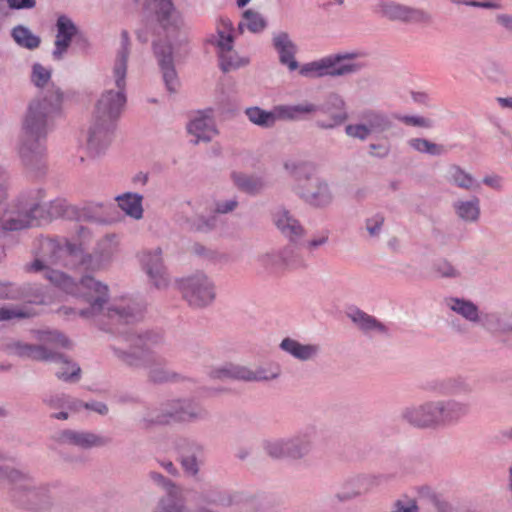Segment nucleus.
<instances>
[{
	"instance_id": "obj_1",
	"label": "nucleus",
	"mask_w": 512,
	"mask_h": 512,
	"mask_svg": "<svg viewBox=\"0 0 512 512\" xmlns=\"http://www.w3.org/2000/svg\"><path fill=\"white\" fill-rule=\"evenodd\" d=\"M41 252L42 259L34 260L29 269L34 272H43L47 280L67 294L83 298L90 305V309L89 311L79 310L81 316L100 313L108 297V287L106 285L90 276H84L81 278L80 283H75L66 274L52 270L47 266V264L58 263L68 266L80 261V266L85 269L95 268L92 265V256H83L82 249L76 245L49 238L42 240Z\"/></svg>"
},
{
	"instance_id": "obj_2",
	"label": "nucleus",
	"mask_w": 512,
	"mask_h": 512,
	"mask_svg": "<svg viewBox=\"0 0 512 512\" xmlns=\"http://www.w3.org/2000/svg\"><path fill=\"white\" fill-rule=\"evenodd\" d=\"M128 54V33L123 31L122 49L113 67V81L116 90L108 88L97 101L94 124L88 138V145L91 149H97L101 144L106 145L110 142L112 124L119 117L126 103L124 91Z\"/></svg>"
},
{
	"instance_id": "obj_3",
	"label": "nucleus",
	"mask_w": 512,
	"mask_h": 512,
	"mask_svg": "<svg viewBox=\"0 0 512 512\" xmlns=\"http://www.w3.org/2000/svg\"><path fill=\"white\" fill-rule=\"evenodd\" d=\"M284 169L291 177L292 191L314 208H326L334 201L329 182L318 175L316 165L302 160H287Z\"/></svg>"
},
{
	"instance_id": "obj_4",
	"label": "nucleus",
	"mask_w": 512,
	"mask_h": 512,
	"mask_svg": "<svg viewBox=\"0 0 512 512\" xmlns=\"http://www.w3.org/2000/svg\"><path fill=\"white\" fill-rule=\"evenodd\" d=\"M39 340H41L45 346L41 345H30L19 341L9 344L8 349L11 354L19 357L31 358L34 360H53L60 367L56 372L59 379L64 381L77 380L80 374V368L75 364L68 361L62 355L48 351L46 346L50 348L56 347H69V340L58 332H40Z\"/></svg>"
},
{
	"instance_id": "obj_5",
	"label": "nucleus",
	"mask_w": 512,
	"mask_h": 512,
	"mask_svg": "<svg viewBox=\"0 0 512 512\" xmlns=\"http://www.w3.org/2000/svg\"><path fill=\"white\" fill-rule=\"evenodd\" d=\"M61 99V94L55 92L49 99L44 97L30 103L22 127L23 145L20 148L22 157L40 148V141L47 133L48 118L58 109Z\"/></svg>"
},
{
	"instance_id": "obj_6",
	"label": "nucleus",
	"mask_w": 512,
	"mask_h": 512,
	"mask_svg": "<svg viewBox=\"0 0 512 512\" xmlns=\"http://www.w3.org/2000/svg\"><path fill=\"white\" fill-rule=\"evenodd\" d=\"M359 58L358 52H338L299 64L297 70L300 76L309 79L344 77L357 74L366 68L367 63Z\"/></svg>"
},
{
	"instance_id": "obj_7",
	"label": "nucleus",
	"mask_w": 512,
	"mask_h": 512,
	"mask_svg": "<svg viewBox=\"0 0 512 512\" xmlns=\"http://www.w3.org/2000/svg\"><path fill=\"white\" fill-rule=\"evenodd\" d=\"M260 262L270 273L294 271L307 267V262L297 243L291 242L279 250L265 254L261 257Z\"/></svg>"
},
{
	"instance_id": "obj_8",
	"label": "nucleus",
	"mask_w": 512,
	"mask_h": 512,
	"mask_svg": "<svg viewBox=\"0 0 512 512\" xmlns=\"http://www.w3.org/2000/svg\"><path fill=\"white\" fill-rule=\"evenodd\" d=\"M373 12L390 21L423 24L431 21V15L423 9L407 6L392 0H378Z\"/></svg>"
},
{
	"instance_id": "obj_9",
	"label": "nucleus",
	"mask_w": 512,
	"mask_h": 512,
	"mask_svg": "<svg viewBox=\"0 0 512 512\" xmlns=\"http://www.w3.org/2000/svg\"><path fill=\"white\" fill-rule=\"evenodd\" d=\"M123 360L131 366L144 365L149 368V377L153 382L168 381L172 377L162 369V362L152 355L147 342L141 337L136 339L132 352L123 354Z\"/></svg>"
},
{
	"instance_id": "obj_10",
	"label": "nucleus",
	"mask_w": 512,
	"mask_h": 512,
	"mask_svg": "<svg viewBox=\"0 0 512 512\" xmlns=\"http://www.w3.org/2000/svg\"><path fill=\"white\" fill-rule=\"evenodd\" d=\"M179 289L184 299L193 307H203L210 304L214 297V285L204 274H196L182 279Z\"/></svg>"
},
{
	"instance_id": "obj_11",
	"label": "nucleus",
	"mask_w": 512,
	"mask_h": 512,
	"mask_svg": "<svg viewBox=\"0 0 512 512\" xmlns=\"http://www.w3.org/2000/svg\"><path fill=\"white\" fill-rule=\"evenodd\" d=\"M149 8L155 10L163 34L168 40H176L183 26L180 13L174 8L172 0H145Z\"/></svg>"
},
{
	"instance_id": "obj_12",
	"label": "nucleus",
	"mask_w": 512,
	"mask_h": 512,
	"mask_svg": "<svg viewBox=\"0 0 512 512\" xmlns=\"http://www.w3.org/2000/svg\"><path fill=\"white\" fill-rule=\"evenodd\" d=\"M43 208L34 205L28 211L25 207L11 206L0 216V229L4 231H16L27 227L40 225Z\"/></svg>"
},
{
	"instance_id": "obj_13",
	"label": "nucleus",
	"mask_w": 512,
	"mask_h": 512,
	"mask_svg": "<svg viewBox=\"0 0 512 512\" xmlns=\"http://www.w3.org/2000/svg\"><path fill=\"white\" fill-rule=\"evenodd\" d=\"M218 39L216 41L219 48L220 67L224 72L231 71L247 64L245 58H240L232 49V24L229 20H221L217 28Z\"/></svg>"
},
{
	"instance_id": "obj_14",
	"label": "nucleus",
	"mask_w": 512,
	"mask_h": 512,
	"mask_svg": "<svg viewBox=\"0 0 512 512\" xmlns=\"http://www.w3.org/2000/svg\"><path fill=\"white\" fill-rule=\"evenodd\" d=\"M318 429L315 424H308L295 434L285 437L289 460H301L307 457L314 449Z\"/></svg>"
},
{
	"instance_id": "obj_15",
	"label": "nucleus",
	"mask_w": 512,
	"mask_h": 512,
	"mask_svg": "<svg viewBox=\"0 0 512 512\" xmlns=\"http://www.w3.org/2000/svg\"><path fill=\"white\" fill-rule=\"evenodd\" d=\"M271 46L278 56L279 63L285 66L289 72H294L299 68V62L296 59L298 46L287 31H273Z\"/></svg>"
},
{
	"instance_id": "obj_16",
	"label": "nucleus",
	"mask_w": 512,
	"mask_h": 512,
	"mask_svg": "<svg viewBox=\"0 0 512 512\" xmlns=\"http://www.w3.org/2000/svg\"><path fill=\"white\" fill-rule=\"evenodd\" d=\"M401 418L417 428H432L439 426L436 400L404 408Z\"/></svg>"
},
{
	"instance_id": "obj_17",
	"label": "nucleus",
	"mask_w": 512,
	"mask_h": 512,
	"mask_svg": "<svg viewBox=\"0 0 512 512\" xmlns=\"http://www.w3.org/2000/svg\"><path fill=\"white\" fill-rule=\"evenodd\" d=\"M318 112L329 115L327 121H317V126L322 129H333L340 126L348 119L346 102L344 98L336 93L330 92L326 95L324 102L318 105Z\"/></svg>"
},
{
	"instance_id": "obj_18",
	"label": "nucleus",
	"mask_w": 512,
	"mask_h": 512,
	"mask_svg": "<svg viewBox=\"0 0 512 512\" xmlns=\"http://www.w3.org/2000/svg\"><path fill=\"white\" fill-rule=\"evenodd\" d=\"M439 426L458 424L468 416L470 404L454 398L436 400Z\"/></svg>"
},
{
	"instance_id": "obj_19",
	"label": "nucleus",
	"mask_w": 512,
	"mask_h": 512,
	"mask_svg": "<svg viewBox=\"0 0 512 512\" xmlns=\"http://www.w3.org/2000/svg\"><path fill=\"white\" fill-rule=\"evenodd\" d=\"M273 221L281 234L291 243H298L306 234V229L301 222L284 208L275 210Z\"/></svg>"
},
{
	"instance_id": "obj_20",
	"label": "nucleus",
	"mask_w": 512,
	"mask_h": 512,
	"mask_svg": "<svg viewBox=\"0 0 512 512\" xmlns=\"http://www.w3.org/2000/svg\"><path fill=\"white\" fill-rule=\"evenodd\" d=\"M279 349L300 362L315 361L322 351L320 344L302 343L292 337L283 338Z\"/></svg>"
},
{
	"instance_id": "obj_21",
	"label": "nucleus",
	"mask_w": 512,
	"mask_h": 512,
	"mask_svg": "<svg viewBox=\"0 0 512 512\" xmlns=\"http://www.w3.org/2000/svg\"><path fill=\"white\" fill-rule=\"evenodd\" d=\"M347 317L366 335L390 336L387 325L359 308H350Z\"/></svg>"
},
{
	"instance_id": "obj_22",
	"label": "nucleus",
	"mask_w": 512,
	"mask_h": 512,
	"mask_svg": "<svg viewBox=\"0 0 512 512\" xmlns=\"http://www.w3.org/2000/svg\"><path fill=\"white\" fill-rule=\"evenodd\" d=\"M140 262L150 280L157 288L167 285L166 269L163 265L161 250L159 248L154 252H144L140 256Z\"/></svg>"
},
{
	"instance_id": "obj_23",
	"label": "nucleus",
	"mask_w": 512,
	"mask_h": 512,
	"mask_svg": "<svg viewBox=\"0 0 512 512\" xmlns=\"http://www.w3.org/2000/svg\"><path fill=\"white\" fill-rule=\"evenodd\" d=\"M154 51L158 58L161 70L163 72V79L167 89L170 92H175L178 86V79L175 69L173 67L171 45H161L160 42H155Z\"/></svg>"
},
{
	"instance_id": "obj_24",
	"label": "nucleus",
	"mask_w": 512,
	"mask_h": 512,
	"mask_svg": "<svg viewBox=\"0 0 512 512\" xmlns=\"http://www.w3.org/2000/svg\"><path fill=\"white\" fill-rule=\"evenodd\" d=\"M211 110L198 112L188 125V132L196 137L195 143L209 141L216 134L214 121L211 117Z\"/></svg>"
},
{
	"instance_id": "obj_25",
	"label": "nucleus",
	"mask_w": 512,
	"mask_h": 512,
	"mask_svg": "<svg viewBox=\"0 0 512 512\" xmlns=\"http://www.w3.org/2000/svg\"><path fill=\"white\" fill-rule=\"evenodd\" d=\"M454 214L466 223H475L480 219V198L471 195L468 198H459L452 202Z\"/></svg>"
},
{
	"instance_id": "obj_26",
	"label": "nucleus",
	"mask_w": 512,
	"mask_h": 512,
	"mask_svg": "<svg viewBox=\"0 0 512 512\" xmlns=\"http://www.w3.org/2000/svg\"><path fill=\"white\" fill-rule=\"evenodd\" d=\"M445 306L455 314L461 316L471 323L481 324L482 315L478 306L471 300L459 297H447L444 299Z\"/></svg>"
},
{
	"instance_id": "obj_27",
	"label": "nucleus",
	"mask_w": 512,
	"mask_h": 512,
	"mask_svg": "<svg viewBox=\"0 0 512 512\" xmlns=\"http://www.w3.org/2000/svg\"><path fill=\"white\" fill-rule=\"evenodd\" d=\"M77 33L74 23L66 16H60L57 20V35L53 56L60 59L70 46L72 37Z\"/></svg>"
},
{
	"instance_id": "obj_28",
	"label": "nucleus",
	"mask_w": 512,
	"mask_h": 512,
	"mask_svg": "<svg viewBox=\"0 0 512 512\" xmlns=\"http://www.w3.org/2000/svg\"><path fill=\"white\" fill-rule=\"evenodd\" d=\"M358 119L366 126L370 135L381 134L392 126L389 117L379 110L364 109L359 112Z\"/></svg>"
},
{
	"instance_id": "obj_29",
	"label": "nucleus",
	"mask_w": 512,
	"mask_h": 512,
	"mask_svg": "<svg viewBox=\"0 0 512 512\" xmlns=\"http://www.w3.org/2000/svg\"><path fill=\"white\" fill-rule=\"evenodd\" d=\"M445 177L449 184L466 191L477 190L480 187V183L472 174L456 164L447 168Z\"/></svg>"
},
{
	"instance_id": "obj_30",
	"label": "nucleus",
	"mask_w": 512,
	"mask_h": 512,
	"mask_svg": "<svg viewBox=\"0 0 512 512\" xmlns=\"http://www.w3.org/2000/svg\"><path fill=\"white\" fill-rule=\"evenodd\" d=\"M481 325L495 333H512V313L490 312L482 315Z\"/></svg>"
},
{
	"instance_id": "obj_31",
	"label": "nucleus",
	"mask_w": 512,
	"mask_h": 512,
	"mask_svg": "<svg viewBox=\"0 0 512 512\" xmlns=\"http://www.w3.org/2000/svg\"><path fill=\"white\" fill-rule=\"evenodd\" d=\"M119 207L130 217L140 219L143 215L142 196L135 193H125L116 198Z\"/></svg>"
},
{
	"instance_id": "obj_32",
	"label": "nucleus",
	"mask_w": 512,
	"mask_h": 512,
	"mask_svg": "<svg viewBox=\"0 0 512 512\" xmlns=\"http://www.w3.org/2000/svg\"><path fill=\"white\" fill-rule=\"evenodd\" d=\"M62 439L63 441H67L82 448L101 446L106 442L102 437H99L92 433L74 431H65L62 434Z\"/></svg>"
},
{
	"instance_id": "obj_33",
	"label": "nucleus",
	"mask_w": 512,
	"mask_h": 512,
	"mask_svg": "<svg viewBox=\"0 0 512 512\" xmlns=\"http://www.w3.org/2000/svg\"><path fill=\"white\" fill-rule=\"evenodd\" d=\"M282 113L285 120L297 121L305 118L307 115L315 114L318 112L319 107L317 104L311 102H302L296 105H281Z\"/></svg>"
},
{
	"instance_id": "obj_34",
	"label": "nucleus",
	"mask_w": 512,
	"mask_h": 512,
	"mask_svg": "<svg viewBox=\"0 0 512 512\" xmlns=\"http://www.w3.org/2000/svg\"><path fill=\"white\" fill-rule=\"evenodd\" d=\"M263 452L276 460L289 459L285 438H269L262 441Z\"/></svg>"
},
{
	"instance_id": "obj_35",
	"label": "nucleus",
	"mask_w": 512,
	"mask_h": 512,
	"mask_svg": "<svg viewBox=\"0 0 512 512\" xmlns=\"http://www.w3.org/2000/svg\"><path fill=\"white\" fill-rule=\"evenodd\" d=\"M213 378L226 380V379H238V380H252L254 373L245 368L235 365H228L221 369H217L212 374Z\"/></svg>"
},
{
	"instance_id": "obj_36",
	"label": "nucleus",
	"mask_w": 512,
	"mask_h": 512,
	"mask_svg": "<svg viewBox=\"0 0 512 512\" xmlns=\"http://www.w3.org/2000/svg\"><path fill=\"white\" fill-rule=\"evenodd\" d=\"M12 37L18 45L27 49H35L40 45V38L21 25L12 30Z\"/></svg>"
},
{
	"instance_id": "obj_37",
	"label": "nucleus",
	"mask_w": 512,
	"mask_h": 512,
	"mask_svg": "<svg viewBox=\"0 0 512 512\" xmlns=\"http://www.w3.org/2000/svg\"><path fill=\"white\" fill-rule=\"evenodd\" d=\"M408 145L420 153L431 156H440L445 152L443 145L433 143L425 138H411L408 140Z\"/></svg>"
},
{
	"instance_id": "obj_38",
	"label": "nucleus",
	"mask_w": 512,
	"mask_h": 512,
	"mask_svg": "<svg viewBox=\"0 0 512 512\" xmlns=\"http://www.w3.org/2000/svg\"><path fill=\"white\" fill-rule=\"evenodd\" d=\"M385 223V216L376 212L364 219L363 228L370 238H379Z\"/></svg>"
},
{
	"instance_id": "obj_39",
	"label": "nucleus",
	"mask_w": 512,
	"mask_h": 512,
	"mask_svg": "<svg viewBox=\"0 0 512 512\" xmlns=\"http://www.w3.org/2000/svg\"><path fill=\"white\" fill-rule=\"evenodd\" d=\"M108 317L112 325L129 324L140 318V315L134 314L130 309L126 310L118 308L108 309Z\"/></svg>"
},
{
	"instance_id": "obj_40",
	"label": "nucleus",
	"mask_w": 512,
	"mask_h": 512,
	"mask_svg": "<svg viewBox=\"0 0 512 512\" xmlns=\"http://www.w3.org/2000/svg\"><path fill=\"white\" fill-rule=\"evenodd\" d=\"M281 109V105L275 106L270 111L258 108V126L271 127L277 120H285Z\"/></svg>"
},
{
	"instance_id": "obj_41",
	"label": "nucleus",
	"mask_w": 512,
	"mask_h": 512,
	"mask_svg": "<svg viewBox=\"0 0 512 512\" xmlns=\"http://www.w3.org/2000/svg\"><path fill=\"white\" fill-rule=\"evenodd\" d=\"M448 395H468L473 391L472 385L463 377H449Z\"/></svg>"
},
{
	"instance_id": "obj_42",
	"label": "nucleus",
	"mask_w": 512,
	"mask_h": 512,
	"mask_svg": "<svg viewBox=\"0 0 512 512\" xmlns=\"http://www.w3.org/2000/svg\"><path fill=\"white\" fill-rule=\"evenodd\" d=\"M345 134L360 141H366L371 135L366 126L359 120V123L348 124L345 126Z\"/></svg>"
},
{
	"instance_id": "obj_43",
	"label": "nucleus",
	"mask_w": 512,
	"mask_h": 512,
	"mask_svg": "<svg viewBox=\"0 0 512 512\" xmlns=\"http://www.w3.org/2000/svg\"><path fill=\"white\" fill-rule=\"evenodd\" d=\"M436 272L444 278H459L461 276V272L453 266L450 262L446 260L439 261L435 264Z\"/></svg>"
},
{
	"instance_id": "obj_44",
	"label": "nucleus",
	"mask_w": 512,
	"mask_h": 512,
	"mask_svg": "<svg viewBox=\"0 0 512 512\" xmlns=\"http://www.w3.org/2000/svg\"><path fill=\"white\" fill-rule=\"evenodd\" d=\"M401 122L406 125L422 127V128H432L434 126L433 120L416 115H404L398 118Z\"/></svg>"
},
{
	"instance_id": "obj_45",
	"label": "nucleus",
	"mask_w": 512,
	"mask_h": 512,
	"mask_svg": "<svg viewBox=\"0 0 512 512\" xmlns=\"http://www.w3.org/2000/svg\"><path fill=\"white\" fill-rule=\"evenodd\" d=\"M330 236L329 230H321L313 235V237L307 241L306 247L310 251H314L321 246H324L328 243Z\"/></svg>"
},
{
	"instance_id": "obj_46",
	"label": "nucleus",
	"mask_w": 512,
	"mask_h": 512,
	"mask_svg": "<svg viewBox=\"0 0 512 512\" xmlns=\"http://www.w3.org/2000/svg\"><path fill=\"white\" fill-rule=\"evenodd\" d=\"M238 29L241 33L249 31L256 32V14L252 10H247L243 13L242 20L239 22Z\"/></svg>"
},
{
	"instance_id": "obj_47",
	"label": "nucleus",
	"mask_w": 512,
	"mask_h": 512,
	"mask_svg": "<svg viewBox=\"0 0 512 512\" xmlns=\"http://www.w3.org/2000/svg\"><path fill=\"white\" fill-rule=\"evenodd\" d=\"M50 77V72L42 65L35 64L33 66L32 81L36 86H44L49 81Z\"/></svg>"
},
{
	"instance_id": "obj_48",
	"label": "nucleus",
	"mask_w": 512,
	"mask_h": 512,
	"mask_svg": "<svg viewBox=\"0 0 512 512\" xmlns=\"http://www.w3.org/2000/svg\"><path fill=\"white\" fill-rule=\"evenodd\" d=\"M425 389L440 395H448L447 378H436L426 382Z\"/></svg>"
},
{
	"instance_id": "obj_49",
	"label": "nucleus",
	"mask_w": 512,
	"mask_h": 512,
	"mask_svg": "<svg viewBox=\"0 0 512 512\" xmlns=\"http://www.w3.org/2000/svg\"><path fill=\"white\" fill-rule=\"evenodd\" d=\"M281 369L278 364H273L269 368L258 367V381L273 380L280 375Z\"/></svg>"
},
{
	"instance_id": "obj_50",
	"label": "nucleus",
	"mask_w": 512,
	"mask_h": 512,
	"mask_svg": "<svg viewBox=\"0 0 512 512\" xmlns=\"http://www.w3.org/2000/svg\"><path fill=\"white\" fill-rule=\"evenodd\" d=\"M482 183L493 190L502 191L504 189L505 180L498 174H488L483 177Z\"/></svg>"
},
{
	"instance_id": "obj_51",
	"label": "nucleus",
	"mask_w": 512,
	"mask_h": 512,
	"mask_svg": "<svg viewBox=\"0 0 512 512\" xmlns=\"http://www.w3.org/2000/svg\"><path fill=\"white\" fill-rule=\"evenodd\" d=\"M28 315L21 310L0 306V321L10 320L12 318H24Z\"/></svg>"
},
{
	"instance_id": "obj_52",
	"label": "nucleus",
	"mask_w": 512,
	"mask_h": 512,
	"mask_svg": "<svg viewBox=\"0 0 512 512\" xmlns=\"http://www.w3.org/2000/svg\"><path fill=\"white\" fill-rule=\"evenodd\" d=\"M390 153V147L386 144L372 143L369 145V154L373 157L383 159Z\"/></svg>"
},
{
	"instance_id": "obj_53",
	"label": "nucleus",
	"mask_w": 512,
	"mask_h": 512,
	"mask_svg": "<svg viewBox=\"0 0 512 512\" xmlns=\"http://www.w3.org/2000/svg\"><path fill=\"white\" fill-rule=\"evenodd\" d=\"M232 178L239 189L247 192H251L253 190L254 184L252 179L237 173H233Z\"/></svg>"
},
{
	"instance_id": "obj_54",
	"label": "nucleus",
	"mask_w": 512,
	"mask_h": 512,
	"mask_svg": "<svg viewBox=\"0 0 512 512\" xmlns=\"http://www.w3.org/2000/svg\"><path fill=\"white\" fill-rule=\"evenodd\" d=\"M11 9H30L36 5L35 0H7Z\"/></svg>"
},
{
	"instance_id": "obj_55",
	"label": "nucleus",
	"mask_w": 512,
	"mask_h": 512,
	"mask_svg": "<svg viewBox=\"0 0 512 512\" xmlns=\"http://www.w3.org/2000/svg\"><path fill=\"white\" fill-rule=\"evenodd\" d=\"M392 512H418V506L415 501H410L408 505H404L401 500H398Z\"/></svg>"
},
{
	"instance_id": "obj_56",
	"label": "nucleus",
	"mask_w": 512,
	"mask_h": 512,
	"mask_svg": "<svg viewBox=\"0 0 512 512\" xmlns=\"http://www.w3.org/2000/svg\"><path fill=\"white\" fill-rule=\"evenodd\" d=\"M195 414L193 412H188L184 409L177 410L174 413L170 414V418L175 421H186L193 418Z\"/></svg>"
},
{
	"instance_id": "obj_57",
	"label": "nucleus",
	"mask_w": 512,
	"mask_h": 512,
	"mask_svg": "<svg viewBox=\"0 0 512 512\" xmlns=\"http://www.w3.org/2000/svg\"><path fill=\"white\" fill-rule=\"evenodd\" d=\"M496 21L499 25L504 27L505 29L512 31V15L510 14H498L496 16Z\"/></svg>"
},
{
	"instance_id": "obj_58",
	"label": "nucleus",
	"mask_w": 512,
	"mask_h": 512,
	"mask_svg": "<svg viewBox=\"0 0 512 512\" xmlns=\"http://www.w3.org/2000/svg\"><path fill=\"white\" fill-rule=\"evenodd\" d=\"M182 466L190 474H196L197 472V463L194 457L183 458Z\"/></svg>"
},
{
	"instance_id": "obj_59",
	"label": "nucleus",
	"mask_w": 512,
	"mask_h": 512,
	"mask_svg": "<svg viewBox=\"0 0 512 512\" xmlns=\"http://www.w3.org/2000/svg\"><path fill=\"white\" fill-rule=\"evenodd\" d=\"M237 203L234 200L226 201L223 204H217L216 211L219 213H227L236 207Z\"/></svg>"
},
{
	"instance_id": "obj_60",
	"label": "nucleus",
	"mask_w": 512,
	"mask_h": 512,
	"mask_svg": "<svg viewBox=\"0 0 512 512\" xmlns=\"http://www.w3.org/2000/svg\"><path fill=\"white\" fill-rule=\"evenodd\" d=\"M49 217H58L62 215V204L60 202H53L49 208Z\"/></svg>"
},
{
	"instance_id": "obj_61",
	"label": "nucleus",
	"mask_w": 512,
	"mask_h": 512,
	"mask_svg": "<svg viewBox=\"0 0 512 512\" xmlns=\"http://www.w3.org/2000/svg\"><path fill=\"white\" fill-rule=\"evenodd\" d=\"M480 8L484 9H501L502 4L497 0L480 1Z\"/></svg>"
},
{
	"instance_id": "obj_62",
	"label": "nucleus",
	"mask_w": 512,
	"mask_h": 512,
	"mask_svg": "<svg viewBox=\"0 0 512 512\" xmlns=\"http://www.w3.org/2000/svg\"><path fill=\"white\" fill-rule=\"evenodd\" d=\"M412 98L415 102L428 105L429 96L424 92H413Z\"/></svg>"
},
{
	"instance_id": "obj_63",
	"label": "nucleus",
	"mask_w": 512,
	"mask_h": 512,
	"mask_svg": "<svg viewBox=\"0 0 512 512\" xmlns=\"http://www.w3.org/2000/svg\"><path fill=\"white\" fill-rule=\"evenodd\" d=\"M496 101L501 108L512 110V96L510 97H497Z\"/></svg>"
},
{
	"instance_id": "obj_64",
	"label": "nucleus",
	"mask_w": 512,
	"mask_h": 512,
	"mask_svg": "<svg viewBox=\"0 0 512 512\" xmlns=\"http://www.w3.org/2000/svg\"><path fill=\"white\" fill-rule=\"evenodd\" d=\"M66 403H67V399H66V397H64V396L56 397L55 399H54V398H51V399L49 400V405H50L52 408L62 407V406H64Z\"/></svg>"
}]
</instances>
